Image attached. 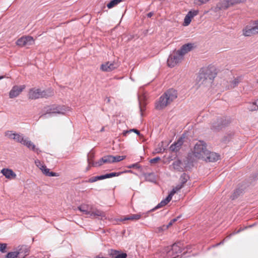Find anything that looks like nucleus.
Here are the masks:
<instances>
[{"label": "nucleus", "instance_id": "f257e3e1", "mask_svg": "<svg viewBox=\"0 0 258 258\" xmlns=\"http://www.w3.org/2000/svg\"><path fill=\"white\" fill-rule=\"evenodd\" d=\"M177 97V92L174 89H169L165 92L156 101L155 107L161 110L170 104Z\"/></svg>", "mask_w": 258, "mask_h": 258}, {"label": "nucleus", "instance_id": "f03ea898", "mask_svg": "<svg viewBox=\"0 0 258 258\" xmlns=\"http://www.w3.org/2000/svg\"><path fill=\"white\" fill-rule=\"evenodd\" d=\"M70 108L64 105L53 104L48 106L44 108V113L41 115V117H46L47 114H64L67 112L70 111Z\"/></svg>", "mask_w": 258, "mask_h": 258}, {"label": "nucleus", "instance_id": "7ed1b4c3", "mask_svg": "<svg viewBox=\"0 0 258 258\" xmlns=\"http://www.w3.org/2000/svg\"><path fill=\"white\" fill-rule=\"evenodd\" d=\"M53 95L54 92L51 89L42 91L40 89L32 88L29 91L28 97L31 99H37L40 98L50 97Z\"/></svg>", "mask_w": 258, "mask_h": 258}, {"label": "nucleus", "instance_id": "20e7f679", "mask_svg": "<svg viewBox=\"0 0 258 258\" xmlns=\"http://www.w3.org/2000/svg\"><path fill=\"white\" fill-rule=\"evenodd\" d=\"M216 75V73L214 69H207L200 72L197 81L200 84H206L207 82L211 83Z\"/></svg>", "mask_w": 258, "mask_h": 258}, {"label": "nucleus", "instance_id": "39448f33", "mask_svg": "<svg viewBox=\"0 0 258 258\" xmlns=\"http://www.w3.org/2000/svg\"><path fill=\"white\" fill-rule=\"evenodd\" d=\"M206 144L202 141H199L195 145L192 151L194 156L197 159H203L207 155Z\"/></svg>", "mask_w": 258, "mask_h": 258}, {"label": "nucleus", "instance_id": "423d86ee", "mask_svg": "<svg viewBox=\"0 0 258 258\" xmlns=\"http://www.w3.org/2000/svg\"><path fill=\"white\" fill-rule=\"evenodd\" d=\"M183 57L182 54L178 51L173 52L167 59L168 66L171 68L175 67L182 60Z\"/></svg>", "mask_w": 258, "mask_h": 258}, {"label": "nucleus", "instance_id": "0eeeda50", "mask_svg": "<svg viewBox=\"0 0 258 258\" xmlns=\"http://www.w3.org/2000/svg\"><path fill=\"white\" fill-rule=\"evenodd\" d=\"M258 33V21H255L252 26H246L243 29L245 36H251Z\"/></svg>", "mask_w": 258, "mask_h": 258}, {"label": "nucleus", "instance_id": "6e6552de", "mask_svg": "<svg viewBox=\"0 0 258 258\" xmlns=\"http://www.w3.org/2000/svg\"><path fill=\"white\" fill-rule=\"evenodd\" d=\"M112 155H107L101 158L98 162H93L90 159H88L89 167L91 165L93 166L97 167L102 165L104 163H113Z\"/></svg>", "mask_w": 258, "mask_h": 258}, {"label": "nucleus", "instance_id": "1a4fd4ad", "mask_svg": "<svg viewBox=\"0 0 258 258\" xmlns=\"http://www.w3.org/2000/svg\"><path fill=\"white\" fill-rule=\"evenodd\" d=\"M34 42V40L31 36H27L22 37L19 38L16 42L17 45L23 47L27 46L33 44Z\"/></svg>", "mask_w": 258, "mask_h": 258}, {"label": "nucleus", "instance_id": "9d476101", "mask_svg": "<svg viewBox=\"0 0 258 258\" xmlns=\"http://www.w3.org/2000/svg\"><path fill=\"white\" fill-rule=\"evenodd\" d=\"M231 6L230 0H220L216 7L212 8L211 10L214 12H218L220 10H226Z\"/></svg>", "mask_w": 258, "mask_h": 258}, {"label": "nucleus", "instance_id": "9b49d317", "mask_svg": "<svg viewBox=\"0 0 258 258\" xmlns=\"http://www.w3.org/2000/svg\"><path fill=\"white\" fill-rule=\"evenodd\" d=\"M5 136H7L10 139H13L14 141L20 143L21 144H23L25 139L22 135L20 134H16L14 133L13 131H8L5 132Z\"/></svg>", "mask_w": 258, "mask_h": 258}, {"label": "nucleus", "instance_id": "f8f14e48", "mask_svg": "<svg viewBox=\"0 0 258 258\" xmlns=\"http://www.w3.org/2000/svg\"><path fill=\"white\" fill-rule=\"evenodd\" d=\"M118 67L115 61H107L101 64L100 69L103 72H111Z\"/></svg>", "mask_w": 258, "mask_h": 258}, {"label": "nucleus", "instance_id": "ddd939ff", "mask_svg": "<svg viewBox=\"0 0 258 258\" xmlns=\"http://www.w3.org/2000/svg\"><path fill=\"white\" fill-rule=\"evenodd\" d=\"M183 249V243L181 242H178L174 243L171 247V250L168 252L169 255H171L173 257H175L176 255L182 252Z\"/></svg>", "mask_w": 258, "mask_h": 258}, {"label": "nucleus", "instance_id": "4468645a", "mask_svg": "<svg viewBox=\"0 0 258 258\" xmlns=\"http://www.w3.org/2000/svg\"><path fill=\"white\" fill-rule=\"evenodd\" d=\"M120 174V172H118V173L112 172L110 173L106 174L105 175L94 176V177H92V178H90L88 180V182L92 183V182H95L99 180H102V179H104L106 178H111V177H113L114 176H117L119 175Z\"/></svg>", "mask_w": 258, "mask_h": 258}, {"label": "nucleus", "instance_id": "2eb2a0df", "mask_svg": "<svg viewBox=\"0 0 258 258\" xmlns=\"http://www.w3.org/2000/svg\"><path fill=\"white\" fill-rule=\"evenodd\" d=\"M25 88V85L17 86L15 85L13 87L12 89L9 92V97L14 98L18 96L20 93Z\"/></svg>", "mask_w": 258, "mask_h": 258}, {"label": "nucleus", "instance_id": "dca6fc26", "mask_svg": "<svg viewBox=\"0 0 258 258\" xmlns=\"http://www.w3.org/2000/svg\"><path fill=\"white\" fill-rule=\"evenodd\" d=\"M228 123L229 121L228 120L218 119L216 121L213 123L211 128L215 131H218L222 129Z\"/></svg>", "mask_w": 258, "mask_h": 258}, {"label": "nucleus", "instance_id": "f3484780", "mask_svg": "<svg viewBox=\"0 0 258 258\" xmlns=\"http://www.w3.org/2000/svg\"><path fill=\"white\" fill-rule=\"evenodd\" d=\"M198 14V10L189 11L184 19L183 25L185 26H188L190 23L191 19Z\"/></svg>", "mask_w": 258, "mask_h": 258}, {"label": "nucleus", "instance_id": "a211bd4d", "mask_svg": "<svg viewBox=\"0 0 258 258\" xmlns=\"http://www.w3.org/2000/svg\"><path fill=\"white\" fill-rule=\"evenodd\" d=\"M220 156L214 152H211L209 150L207 151V155H205V157L203 159L208 162H215L219 159Z\"/></svg>", "mask_w": 258, "mask_h": 258}, {"label": "nucleus", "instance_id": "6ab92c4d", "mask_svg": "<svg viewBox=\"0 0 258 258\" xmlns=\"http://www.w3.org/2000/svg\"><path fill=\"white\" fill-rule=\"evenodd\" d=\"M144 215V213H138L136 214H131L125 217L124 218H121L120 221H124L126 220L137 221L140 219Z\"/></svg>", "mask_w": 258, "mask_h": 258}, {"label": "nucleus", "instance_id": "aec40b11", "mask_svg": "<svg viewBox=\"0 0 258 258\" xmlns=\"http://www.w3.org/2000/svg\"><path fill=\"white\" fill-rule=\"evenodd\" d=\"M22 145L26 146L28 149L36 152L37 154L40 152L39 149L36 148L35 145L31 141L29 140L28 138L25 139Z\"/></svg>", "mask_w": 258, "mask_h": 258}, {"label": "nucleus", "instance_id": "412c9836", "mask_svg": "<svg viewBox=\"0 0 258 258\" xmlns=\"http://www.w3.org/2000/svg\"><path fill=\"white\" fill-rule=\"evenodd\" d=\"M183 143V138L180 137L178 141L170 147V150L173 152L178 151Z\"/></svg>", "mask_w": 258, "mask_h": 258}, {"label": "nucleus", "instance_id": "4be33fe9", "mask_svg": "<svg viewBox=\"0 0 258 258\" xmlns=\"http://www.w3.org/2000/svg\"><path fill=\"white\" fill-rule=\"evenodd\" d=\"M1 173L8 179H13L16 177V174L11 169L4 168L1 170Z\"/></svg>", "mask_w": 258, "mask_h": 258}, {"label": "nucleus", "instance_id": "5701e85b", "mask_svg": "<svg viewBox=\"0 0 258 258\" xmlns=\"http://www.w3.org/2000/svg\"><path fill=\"white\" fill-rule=\"evenodd\" d=\"M193 48V44L191 43H187L183 45L180 50H177L180 52L183 57L184 55L190 51Z\"/></svg>", "mask_w": 258, "mask_h": 258}, {"label": "nucleus", "instance_id": "b1692460", "mask_svg": "<svg viewBox=\"0 0 258 258\" xmlns=\"http://www.w3.org/2000/svg\"><path fill=\"white\" fill-rule=\"evenodd\" d=\"M17 250L19 252V255L21 257H24V258L29 253V249L26 246H19Z\"/></svg>", "mask_w": 258, "mask_h": 258}, {"label": "nucleus", "instance_id": "393cba45", "mask_svg": "<svg viewBox=\"0 0 258 258\" xmlns=\"http://www.w3.org/2000/svg\"><path fill=\"white\" fill-rule=\"evenodd\" d=\"M90 212V213L89 215L90 217H103L105 216L104 213L99 210L95 209Z\"/></svg>", "mask_w": 258, "mask_h": 258}, {"label": "nucleus", "instance_id": "a878e982", "mask_svg": "<svg viewBox=\"0 0 258 258\" xmlns=\"http://www.w3.org/2000/svg\"><path fill=\"white\" fill-rule=\"evenodd\" d=\"M247 109L250 111H256L258 110V99L253 102L248 104Z\"/></svg>", "mask_w": 258, "mask_h": 258}, {"label": "nucleus", "instance_id": "bb28decb", "mask_svg": "<svg viewBox=\"0 0 258 258\" xmlns=\"http://www.w3.org/2000/svg\"><path fill=\"white\" fill-rule=\"evenodd\" d=\"M110 255H115L114 258H126L127 254L125 253H119V251L115 250H111Z\"/></svg>", "mask_w": 258, "mask_h": 258}, {"label": "nucleus", "instance_id": "cd10ccee", "mask_svg": "<svg viewBox=\"0 0 258 258\" xmlns=\"http://www.w3.org/2000/svg\"><path fill=\"white\" fill-rule=\"evenodd\" d=\"M170 200L169 198L166 197V198L163 200H162L160 203H159L153 209V210H155L156 209H159L161 207H163L166 205Z\"/></svg>", "mask_w": 258, "mask_h": 258}, {"label": "nucleus", "instance_id": "c85d7f7f", "mask_svg": "<svg viewBox=\"0 0 258 258\" xmlns=\"http://www.w3.org/2000/svg\"><path fill=\"white\" fill-rule=\"evenodd\" d=\"M41 171L43 174H44L45 175L48 176H57L56 173L49 171V169L48 168H47L46 166H44V168H43V169H42Z\"/></svg>", "mask_w": 258, "mask_h": 258}, {"label": "nucleus", "instance_id": "c756f323", "mask_svg": "<svg viewBox=\"0 0 258 258\" xmlns=\"http://www.w3.org/2000/svg\"><path fill=\"white\" fill-rule=\"evenodd\" d=\"M172 166L173 168L177 171H181L182 168L181 167V162L179 160H177L174 161L172 164Z\"/></svg>", "mask_w": 258, "mask_h": 258}, {"label": "nucleus", "instance_id": "7c9ffc66", "mask_svg": "<svg viewBox=\"0 0 258 258\" xmlns=\"http://www.w3.org/2000/svg\"><path fill=\"white\" fill-rule=\"evenodd\" d=\"M7 258H24V257H21L19 252H18L17 250L9 252L6 255Z\"/></svg>", "mask_w": 258, "mask_h": 258}, {"label": "nucleus", "instance_id": "2f4dec72", "mask_svg": "<svg viewBox=\"0 0 258 258\" xmlns=\"http://www.w3.org/2000/svg\"><path fill=\"white\" fill-rule=\"evenodd\" d=\"M242 78L241 77H238L235 78L231 82L230 87L231 88H234L238 85V84L241 81Z\"/></svg>", "mask_w": 258, "mask_h": 258}, {"label": "nucleus", "instance_id": "473e14b6", "mask_svg": "<svg viewBox=\"0 0 258 258\" xmlns=\"http://www.w3.org/2000/svg\"><path fill=\"white\" fill-rule=\"evenodd\" d=\"M178 218H179V217H177L176 218H174V219H172L167 226H164V225L162 227H159V231H160L163 230L164 229H167L169 226H171L174 222H175L177 220V219Z\"/></svg>", "mask_w": 258, "mask_h": 258}, {"label": "nucleus", "instance_id": "72a5a7b5", "mask_svg": "<svg viewBox=\"0 0 258 258\" xmlns=\"http://www.w3.org/2000/svg\"><path fill=\"white\" fill-rule=\"evenodd\" d=\"M122 0H112L107 5V7L108 9H111L117 5Z\"/></svg>", "mask_w": 258, "mask_h": 258}, {"label": "nucleus", "instance_id": "f704fd0d", "mask_svg": "<svg viewBox=\"0 0 258 258\" xmlns=\"http://www.w3.org/2000/svg\"><path fill=\"white\" fill-rule=\"evenodd\" d=\"M188 179V176L186 175L185 173H183L180 178L181 181V184L184 185V183L186 182Z\"/></svg>", "mask_w": 258, "mask_h": 258}, {"label": "nucleus", "instance_id": "c9c22d12", "mask_svg": "<svg viewBox=\"0 0 258 258\" xmlns=\"http://www.w3.org/2000/svg\"><path fill=\"white\" fill-rule=\"evenodd\" d=\"M125 157H126L125 156H113L112 160H113V163L117 162H119L120 161L123 160V159H124L125 158Z\"/></svg>", "mask_w": 258, "mask_h": 258}, {"label": "nucleus", "instance_id": "e433bc0d", "mask_svg": "<svg viewBox=\"0 0 258 258\" xmlns=\"http://www.w3.org/2000/svg\"><path fill=\"white\" fill-rule=\"evenodd\" d=\"M132 132H134V133H136L138 135H139V136L140 135V132L138 130L135 129V128L131 129L128 131H124L123 132L122 134L124 136H126L128 134L132 133Z\"/></svg>", "mask_w": 258, "mask_h": 258}, {"label": "nucleus", "instance_id": "4c0bfd02", "mask_svg": "<svg viewBox=\"0 0 258 258\" xmlns=\"http://www.w3.org/2000/svg\"><path fill=\"white\" fill-rule=\"evenodd\" d=\"M211 0H194V3L197 5L201 6L207 4Z\"/></svg>", "mask_w": 258, "mask_h": 258}, {"label": "nucleus", "instance_id": "58836bf2", "mask_svg": "<svg viewBox=\"0 0 258 258\" xmlns=\"http://www.w3.org/2000/svg\"><path fill=\"white\" fill-rule=\"evenodd\" d=\"M78 209L82 212L84 213L86 215H89L90 212L88 211L85 208V206L84 205H81L78 207Z\"/></svg>", "mask_w": 258, "mask_h": 258}, {"label": "nucleus", "instance_id": "ea45409f", "mask_svg": "<svg viewBox=\"0 0 258 258\" xmlns=\"http://www.w3.org/2000/svg\"><path fill=\"white\" fill-rule=\"evenodd\" d=\"M242 193V190L240 189H236L234 192L233 196H232V200L236 198L239 195Z\"/></svg>", "mask_w": 258, "mask_h": 258}, {"label": "nucleus", "instance_id": "a19ab883", "mask_svg": "<svg viewBox=\"0 0 258 258\" xmlns=\"http://www.w3.org/2000/svg\"><path fill=\"white\" fill-rule=\"evenodd\" d=\"M35 164L41 170L43 169V168H44V166H45L42 163H41L40 160L38 159L35 161Z\"/></svg>", "mask_w": 258, "mask_h": 258}, {"label": "nucleus", "instance_id": "79ce46f5", "mask_svg": "<svg viewBox=\"0 0 258 258\" xmlns=\"http://www.w3.org/2000/svg\"><path fill=\"white\" fill-rule=\"evenodd\" d=\"M245 1L246 0H230L231 6L240 3H244Z\"/></svg>", "mask_w": 258, "mask_h": 258}, {"label": "nucleus", "instance_id": "37998d69", "mask_svg": "<svg viewBox=\"0 0 258 258\" xmlns=\"http://www.w3.org/2000/svg\"><path fill=\"white\" fill-rule=\"evenodd\" d=\"M7 245L6 243H0V251L5 252L6 251L5 250L7 248Z\"/></svg>", "mask_w": 258, "mask_h": 258}, {"label": "nucleus", "instance_id": "c03bdc74", "mask_svg": "<svg viewBox=\"0 0 258 258\" xmlns=\"http://www.w3.org/2000/svg\"><path fill=\"white\" fill-rule=\"evenodd\" d=\"M177 192V191L175 190L174 188L172 189V190L171 191L170 193L169 194V195L167 197V198H169V200L171 201L172 199V198L173 196Z\"/></svg>", "mask_w": 258, "mask_h": 258}, {"label": "nucleus", "instance_id": "a18cd8bd", "mask_svg": "<svg viewBox=\"0 0 258 258\" xmlns=\"http://www.w3.org/2000/svg\"><path fill=\"white\" fill-rule=\"evenodd\" d=\"M160 158L159 157H157L156 158H153L152 159L150 160V162L151 163H156L157 162H158V161L160 160Z\"/></svg>", "mask_w": 258, "mask_h": 258}, {"label": "nucleus", "instance_id": "49530a36", "mask_svg": "<svg viewBox=\"0 0 258 258\" xmlns=\"http://www.w3.org/2000/svg\"><path fill=\"white\" fill-rule=\"evenodd\" d=\"M139 167H140V166H139L138 163L133 164L128 166V168H139Z\"/></svg>", "mask_w": 258, "mask_h": 258}, {"label": "nucleus", "instance_id": "de8ad7c7", "mask_svg": "<svg viewBox=\"0 0 258 258\" xmlns=\"http://www.w3.org/2000/svg\"><path fill=\"white\" fill-rule=\"evenodd\" d=\"M183 186V184H180L176 185L174 187V188L177 191L179 190Z\"/></svg>", "mask_w": 258, "mask_h": 258}, {"label": "nucleus", "instance_id": "09e8293b", "mask_svg": "<svg viewBox=\"0 0 258 258\" xmlns=\"http://www.w3.org/2000/svg\"><path fill=\"white\" fill-rule=\"evenodd\" d=\"M246 227H245L244 228H240L238 230H237L236 232H234L233 233V234H237V233H238L239 232H240V231H243L244 229H246Z\"/></svg>", "mask_w": 258, "mask_h": 258}, {"label": "nucleus", "instance_id": "8fccbe9b", "mask_svg": "<svg viewBox=\"0 0 258 258\" xmlns=\"http://www.w3.org/2000/svg\"><path fill=\"white\" fill-rule=\"evenodd\" d=\"M153 12H150L147 14V17L149 18H151L153 15Z\"/></svg>", "mask_w": 258, "mask_h": 258}, {"label": "nucleus", "instance_id": "3c124183", "mask_svg": "<svg viewBox=\"0 0 258 258\" xmlns=\"http://www.w3.org/2000/svg\"><path fill=\"white\" fill-rule=\"evenodd\" d=\"M104 131V127H102V129L101 130V132H103Z\"/></svg>", "mask_w": 258, "mask_h": 258}, {"label": "nucleus", "instance_id": "603ef678", "mask_svg": "<svg viewBox=\"0 0 258 258\" xmlns=\"http://www.w3.org/2000/svg\"><path fill=\"white\" fill-rule=\"evenodd\" d=\"M3 78H4V77H3V76H1V77H0V80H1V79H3Z\"/></svg>", "mask_w": 258, "mask_h": 258}]
</instances>
